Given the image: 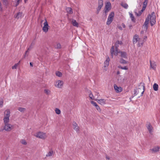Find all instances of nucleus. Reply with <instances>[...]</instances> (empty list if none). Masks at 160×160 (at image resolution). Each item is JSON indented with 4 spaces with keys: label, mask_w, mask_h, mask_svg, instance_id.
<instances>
[{
    "label": "nucleus",
    "mask_w": 160,
    "mask_h": 160,
    "mask_svg": "<svg viewBox=\"0 0 160 160\" xmlns=\"http://www.w3.org/2000/svg\"><path fill=\"white\" fill-rule=\"evenodd\" d=\"M10 113L9 109H6L4 113L3 120L4 126L3 129L7 132L10 131L13 128V126L9 123Z\"/></svg>",
    "instance_id": "obj_1"
},
{
    "label": "nucleus",
    "mask_w": 160,
    "mask_h": 160,
    "mask_svg": "<svg viewBox=\"0 0 160 160\" xmlns=\"http://www.w3.org/2000/svg\"><path fill=\"white\" fill-rule=\"evenodd\" d=\"M156 16L154 12H152L146 18L144 25L142 27L143 30L141 32L142 34H143L144 32H146L148 28V24L150 21V23L152 26L154 25L156 22Z\"/></svg>",
    "instance_id": "obj_2"
},
{
    "label": "nucleus",
    "mask_w": 160,
    "mask_h": 160,
    "mask_svg": "<svg viewBox=\"0 0 160 160\" xmlns=\"http://www.w3.org/2000/svg\"><path fill=\"white\" fill-rule=\"evenodd\" d=\"M145 86L143 83H141L139 86L138 88L134 90L135 95H137L139 92H141V96H142L144 91Z\"/></svg>",
    "instance_id": "obj_3"
},
{
    "label": "nucleus",
    "mask_w": 160,
    "mask_h": 160,
    "mask_svg": "<svg viewBox=\"0 0 160 160\" xmlns=\"http://www.w3.org/2000/svg\"><path fill=\"white\" fill-rule=\"evenodd\" d=\"M34 136L38 138L43 140L46 139L47 137V136L46 133L42 132H39L36 133Z\"/></svg>",
    "instance_id": "obj_4"
},
{
    "label": "nucleus",
    "mask_w": 160,
    "mask_h": 160,
    "mask_svg": "<svg viewBox=\"0 0 160 160\" xmlns=\"http://www.w3.org/2000/svg\"><path fill=\"white\" fill-rule=\"evenodd\" d=\"M120 51H118V48H115V49L114 46H112L110 50V53L112 58L113 57L114 55L115 56H117L118 53H120Z\"/></svg>",
    "instance_id": "obj_5"
},
{
    "label": "nucleus",
    "mask_w": 160,
    "mask_h": 160,
    "mask_svg": "<svg viewBox=\"0 0 160 160\" xmlns=\"http://www.w3.org/2000/svg\"><path fill=\"white\" fill-rule=\"evenodd\" d=\"M114 16V12H112L109 14L107 22V24L109 25L111 24L113 20V18Z\"/></svg>",
    "instance_id": "obj_6"
},
{
    "label": "nucleus",
    "mask_w": 160,
    "mask_h": 160,
    "mask_svg": "<svg viewBox=\"0 0 160 160\" xmlns=\"http://www.w3.org/2000/svg\"><path fill=\"white\" fill-rule=\"evenodd\" d=\"M63 83L64 82L62 81L58 80L55 82L54 86L57 88H61L63 87Z\"/></svg>",
    "instance_id": "obj_7"
},
{
    "label": "nucleus",
    "mask_w": 160,
    "mask_h": 160,
    "mask_svg": "<svg viewBox=\"0 0 160 160\" xmlns=\"http://www.w3.org/2000/svg\"><path fill=\"white\" fill-rule=\"evenodd\" d=\"M148 1V0H144V2L143 3L142 8V10H140L139 12L138 13H136V14H137V16H140L141 14L143 12V11L145 10V9L146 7Z\"/></svg>",
    "instance_id": "obj_8"
},
{
    "label": "nucleus",
    "mask_w": 160,
    "mask_h": 160,
    "mask_svg": "<svg viewBox=\"0 0 160 160\" xmlns=\"http://www.w3.org/2000/svg\"><path fill=\"white\" fill-rule=\"evenodd\" d=\"M72 126L74 129L77 133H79L80 131V128L78 124L75 122H73Z\"/></svg>",
    "instance_id": "obj_9"
},
{
    "label": "nucleus",
    "mask_w": 160,
    "mask_h": 160,
    "mask_svg": "<svg viewBox=\"0 0 160 160\" xmlns=\"http://www.w3.org/2000/svg\"><path fill=\"white\" fill-rule=\"evenodd\" d=\"M43 24L44 26L42 28V30L44 32H47L48 30V25L46 20L44 23Z\"/></svg>",
    "instance_id": "obj_10"
},
{
    "label": "nucleus",
    "mask_w": 160,
    "mask_h": 160,
    "mask_svg": "<svg viewBox=\"0 0 160 160\" xmlns=\"http://www.w3.org/2000/svg\"><path fill=\"white\" fill-rule=\"evenodd\" d=\"M95 100L99 104L102 105H103L106 104V100L104 99H96Z\"/></svg>",
    "instance_id": "obj_11"
},
{
    "label": "nucleus",
    "mask_w": 160,
    "mask_h": 160,
    "mask_svg": "<svg viewBox=\"0 0 160 160\" xmlns=\"http://www.w3.org/2000/svg\"><path fill=\"white\" fill-rule=\"evenodd\" d=\"M111 3L109 2H108L105 5V12L107 13L111 9Z\"/></svg>",
    "instance_id": "obj_12"
},
{
    "label": "nucleus",
    "mask_w": 160,
    "mask_h": 160,
    "mask_svg": "<svg viewBox=\"0 0 160 160\" xmlns=\"http://www.w3.org/2000/svg\"><path fill=\"white\" fill-rule=\"evenodd\" d=\"M114 88L115 91L117 93L120 92L122 90V88L121 87L118 86L115 84L114 85Z\"/></svg>",
    "instance_id": "obj_13"
},
{
    "label": "nucleus",
    "mask_w": 160,
    "mask_h": 160,
    "mask_svg": "<svg viewBox=\"0 0 160 160\" xmlns=\"http://www.w3.org/2000/svg\"><path fill=\"white\" fill-rule=\"evenodd\" d=\"M110 61V59L108 57H106V59L104 63V66L105 68L107 67L109 65V62Z\"/></svg>",
    "instance_id": "obj_14"
},
{
    "label": "nucleus",
    "mask_w": 160,
    "mask_h": 160,
    "mask_svg": "<svg viewBox=\"0 0 160 160\" xmlns=\"http://www.w3.org/2000/svg\"><path fill=\"white\" fill-rule=\"evenodd\" d=\"M146 127L149 133H152L153 132V128L151 124L149 123H148L147 124Z\"/></svg>",
    "instance_id": "obj_15"
},
{
    "label": "nucleus",
    "mask_w": 160,
    "mask_h": 160,
    "mask_svg": "<svg viewBox=\"0 0 160 160\" xmlns=\"http://www.w3.org/2000/svg\"><path fill=\"white\" fill-rule=\"evenodd\" d=\"M158 146H155L150 149L152 153H155L158 151L159 149Z\"/></svg>",
    "instance_id": "obj_16"
},
{
    "label": "nucleus",
    "mask_w": 160,
    "mask_h": 160,
    "mask_svg": "<svg viewBox=\"0 0 160 160\" xmlns=\"http://www.w3.org/2000/svg\"><path fill=\"white\" fill-rule=\"evenodd\" d=\"M70 21L73 26L77 27H78V23L76 22V20L71 19L70 20Z\"/></svg>",
    "instance_id": "obj_17"
},
{
    "label": "nucleus",
    "mask_w": 160,
    "mask_h": 160,
    "mask_svg": "<svg viewBox=\"0 0 160 160\" xmlns=\"http://www.w3.org/2000/svg\"><path fill=\"white\" fill-rule=\"evenodd\" d=\"M140 38H139V36L138 35H135L133 38V42L134 44L138 42V41Z\"/></svg>",
    "instance_id": "obj_18"
},
{
    "label": "nucleus",
    "mask_w": 160,
    "mask_h": 160,
    "mask_svg": "<svg viewBox=\"0 0 160 160\" xmlns=\"http://www.w3.org/2000/svg\"><path fill=\"white\" fill-rule=\"evenodd\" d=\"M150 64L151 68L153 70H155L156 67V64L155 62H154L150 61Z\"/></svg>",
    "instance_id": "obj_19"
},
{
    "label": "nucleus",
    "mask_w": 160,
    "mask_h": 160,
    "mask_svg": "<svg viewBox=\"0 0 160 160\" xmlns=\"http://www.w3.org/2000/svg\"><path fill=\"white\" fill-rule=\"evenodd\" d=\"M23 17L22 13L21 12H18L16 15H15L14 17L15 18L18 19Z\"/></svg>",
    "instance_id": "obj_20"
},
{
    "label": "nucleus",
    "mask_w": 160,
    "mask_h": 160,
    "mask_svg": "<svg viewBox=\"0 0 160 160\" xmlns=\"http://www.w3.org/2000/svg\"><path fill=\"white\" fill-rule=\"evenodd\" d=\"M144 42V40H142L140 38H139L138 42V46L139 47H142Z\"/></svg>",
    "instance_id": "obj_21"
},
{
    "label": "nucleus",
    "mask_w": 160,
    "mask_h": 160,
    "mask_svg": "<svg viewBox=\"0 0 160 160\" xmlns=\"http://www.w3.org/2000/svg\"><path fill=\"white\" fill-rule=\"evenodd\" d=\"M66 10L68 14H71L73 13L72 9L71 8H66Z\"/></svg>",
    "instance_id": "obj_22"
},
{
    "label": "nucleus",
    "mask_w": 160,
    "mask_h": 160,
    "mask_svg": "<svg viewBox=\"0 0 160 160\" xmlns=\"http://www.w3.org/2000/svg\"><path fill=\"white\" fill-rule=\"evenodd\" d=\"M120 53L121 54V56L122 58H127V54L125 52H120Z\"/></svg>",
    "instance_id": "obj_23"
},
{
    "label": "nucleus",
    "mask_w": 160,
    "mask_h": 160,
    "mask_svg": "<svg viewBox=\"0 0 160 160\" xmlns=\"http://www.w3.org/2000/svg\"><path fill=\"white\" fill-rule=\"evenodd\" d=\"M54 154L53 152L52 151H50L46 155L47 157H50L53 156Z\"/></svg>",
    "instance_id": "obj_24"
},
{
    "label": "nucleus",
    "mask_w": 160,
    "mask_h": 160,
    "mask_svg": "<svg viewBox=\"0 0 160 160\" xmlns=\"http://www.w3.org/2000/svg\"><path fill=\"white\" fill-rule=\"evenodd\" d=\"M154 90L155 91H157L158 90V85L157 83H154L153 86Z\"/></svg>",
    "instance_id": "obj_25"
},
{
    "label": "nucleus",
    "mask_w": 160,
    "mask_h": 160,
    "mask_svg": "<svg viewBox=\"0 0 160 160\" xmlns=\"http://www.w3.org/2000/svg\"><path fill=\"white\" fill-rule=\"evenodd\" d=\"M118 28L120 30H122L123 28H125L126 27L125 25L122 23L121 25H118Z\"/></svg>",
    "instance_id": "obj_26"
},
{
    "label": "nucleus",
    "mask_w": 160,
    "mask_h": 160,
    "mask_svg": "<svg viewBox=\"0 0 160 160\" xmlns=\"http://www.w3.org/2000/svg\"><path fill=\"white\" fill-rule=\"evenodd\" d=\"M119 62L120 63L122 64H126L128 63V62L123 59H121L120 60Z\"/></svg>",
    "instance_id": "obj_27"
},
{
    "label": "nucleus",
    "mask_w": 160,
    "mask_h": 160,
    "mask_svg": "<svg viewBox=\"0 0 160 160\" xmlns=\"http://www.w3.org/2000/svg\"><path fill=\"white\" fill-rule=\"evenodd\" d=\"M121 6L127 9L128 7V5L126 3H122L121 4Z\"/></svg>",
    "instance_id": "obj_28"
},
{
    "label": "nucleus",
    "mask_w": 160,
    "mask_h": 160,
    "mask_svg": "<svg viewBox=\"0 0 160 160\" xmlns=\"http://www.w3.org/2000/svg\"><path fill=\"white\" fill-rule=\"evenodd\" d=\"M118 68L123 70H127L128 69L127 67L126 66L122 67L120 65L118 66Z\"/></svg>",
    "instance_id": "obj_29"
},
{
    "label": "nucleus",
    "mask_w": 160,
    "mask_h": 160,
    "mask_svg": "<svg viewBox=\"0 0 160 160\" xmlns=\"http://www.w3.org/2000/svg\"><path fill=\"white\" fill-rule=\"evenodd\" d=\"M89 98L90 99H91L92 100H95L94 99V96H93V95L91 92H90V94H89Z\"/></svg>",
    "instance_id": "obj_30"
},
{
    "label": "nucleus",
    "mask_w": 160,
    "mask_h": 160,
    "mask_svg": "<svg viewBox=\"0 0 160 160\" xmlns=\"http://www.w3.org/2000/svg\"><path fill=\"white\" fill-rule=\"evenodd\" d=\"M20 62V61H19L18 63H16L12 67V69H15L17 68L18 66L19 65V63Z\"/></svg>",
    "instance_id": "obj_31"
},
{
    "label": "nucleus",
    "mask_w": 160,
    "mask_h": 160,
    "mask_svg": "<svg viewBox=\"0 0 160 160\" xmlns=\"http://www.w3.org/2000/svg\"><path fill=\"white\" fill-rule=\"evenodd\" d=\"M129 14H130V17L131 19L132 20L133 22H135V20L134 18V17L133 16V14L131 13H130Z\"/></svg>",
    "instance_id": "obj_32"
},
{
    "label": "nucleus",
    "mask_w": 160,
    "mask_h": 160,
    "mask_svg": "<svg viewBox=\"0 0 160 160\" xmlns=\"http://www.w3.org/2000/svg\"><path fill=\"white\" fill-rule=\"evenodd\" d=\"M55 112L57 114H59L61 113L60 110L58 108H56L55 109Z\"/></svg>",
    "instance_id": "obj_33"
},
{
    "label": "nucleus",
    "mask_w": 160,
    "mask_h": 160,
    "mask_svg": "<svg viewBox=\"0 0 160 160\" xmlns=\"http://www.w3.org/2000/svg\"><path fill=\"white\" fill-rule=\"evenodd\" d=\"M56 75L58 77H61L62 76V73L59 71L56 72Z\"/></svg>",
    "instance_id": "obj_34"
},
{
    "label": "nucleus",
    "mask_w": 160,
    "mask_h": 160,
    "mask_svg": "<svg viewBox=\"0 0 160 160\" xmlns=\"http://www.w3.org/2000/svg\"><path fill=\"white\" fill-rule=\"evenodd\" d=\"M18 110L19 111L21 112H23L25 111V109L24 108L19 107L18 108Z\"/></svg>",
    "instance_id": "obj_35"
},
{
    "label": "nucleus",
    "mask_w": 160,
    "mask_h": 160,
    "mask_svg": "<svg viewBox=\"0 0 160 160\" xmlns=\"http://www.w3.org/2000/svg\"><path fill=\"white\" fill-rule=\"evenodd\" d=\"M3 103V100L1 99L0 100V107H2Z\"/></svg>",
    "instance_id": "obj_36"
},
{
    "label": "nucleus",
    "mask_w": 160,
    "mask_h": 160,
    "mask_svg": "<svg viewBox=\"0 0 160 160\" xmlns=\"http://www.w3.org/2000/svg\"><path fill=\"white\" fill-rule=\"evenodd\" d=\"M119 44V41H117L115 43V48H118V45Z\"/></svg>",
    "instance_id": "obj_37"
},
{
    "label": "nucleus",
    "mask_w": 160,
    "mask_h": 160,
    "mask_svg": "<svg viewBox=\"0 0 160 160\" xmlns=\"http://www.w3.org/2000/svg\"><path fill=\"white\" fill-rule=\"evenodd\" d=\"M44 92L47 95H49L50 93V91L49 90L46 89L44 90Z\"/></svg>",
    "instance_id": "obj_38"
},
{
    "label": "nucleus",
    "mask_w": 160,
    "mask_h": 160,
    "mask_svg": "<svg viewBox=\"0 0 160 160\" xmlns=\"http://www.w3.org/2000/svg\"><path fill=\"white\" fill-rule=\"evenodd\" d=\"M91 103L95 107H96V106H97L98 105V104H97V103L93 101H91Z\"/></svg>",
    "instance_id": "obj_39"
},
{
    "label": "nucleus",
    "mask_w": 160,
    "mask_h": 160,
    "mask_svg": "<svg viewBox=\"0 0 160 160\" xmlns=\"http://www.w3.org/2000/svg\"><path fill=\"white\" fill-rule=\"evenodd\" d=\"M96 109L99 112H101V109L100 108V107L98 105L96 107H95Z\"/></svg>",
    "instance_id": "obj_40"
},
{
    "label": "nucleus",
    "mask_w": 160,
    "mask_h": 160,
    "mask_svg": "<svg viewBox=\"0 0 160 160\" xmlns=\"http://www.w3.org/2000/svg\"><path fill=\"white\" fill-rule=\"evenodd\" d=\"M21 143L23 145H26L27 144V142L25 140L23 139L21 140Z\"/></svg>",
    "instance_id": "obj_41"
},
{
    "label": "nucleus",
    "mask_w": 160,
    "mask_h": 160,
    "mask_svg": "<svg viewBox=\"0 0 160 160\" xmlns=\"http://www.w3.org/2000/svg\"><path fill=\"white\" fill-rule=\"evenodd\" d=\"M125 80V77L123 78L122 80H120L119 78L118 79V81L120 82H123Z\"/></svg>",
    "instance_id": "obj_42"
},
{
    "label": "nucleus",
    "mask_w": 160,
    "mask_h": 160,
    "mask_svg": "<svg viewBox=\"0 0 160 160\" xmlns=\"http://www.w3.org/2000/svg\"><path fill=\"white\" fill-rule=\"evenodd\" d=\"M98 4L103 5V0H98Z\"/></svg>",
    "instance_id": "obj_43"
},
{
    "label": "nucleus",
    "mask_w": 160,
    "mask_h": 160,
    "mask_svg": "<svg viewBox=\"0 0 160 160\" xmlns=\"http://www.w3.org/2000/svg\"><path fill=\"white\" fill-rule=\"evenodd\" d=\"M56 48H61V46L60 44L58 43L57 44Z\"/></svg>",
    "instance_id": "obj_44"
},
{
    "label": "nucleus",
    "mask_w": 160,
    "mask_h": 160,
    "mask_svg": "<svg viewBox=\"0 0 160 160\" xmlns=\"http://www.w3.org/2000/svg\"><path fill=\"white\" fill-rule=\"evenodd\" d=\"M21 0H16V4L15 5L16 6H17L19 4L20 1Z\"/></svg>",
    "instance_id": "obj_45"
},
{
    "label": "nucleus",
    "mask_w": 160,
    "mask_h": 160,
    "mask_svg": "<svg viewBox=\"0 0 160 160\" xmlns=\"http://www.w3.org/2000/svg\"><path fill=\"white\" fill-rule=\"evenodd\" d=\"M28 52V51H26L25 53L24 56V58H25L26 57L28 56V54H27V53Z\"/></svg>",
    "instance_id": "obj_46"
},
{
    "label": "nucleus",
    "mask_w": 160,
    "mask_h": 160,
    "mask_svg": "<svg viewBox=\"0 0 160 160\" xmlns=\"http://www.w3.org/2000/svg\"><path fill=\"white\" fill-rule=\"evenodd\" d=\"M147 39V37L146 36H145L143 37V39L144 40V42H145V41L146 40V39Z\"/></svg>",
    "instance_id": "obj_47"
},
{
    "label": "nucleus",
    "mask_w": 160,
    "mask_h": 160,
    "mask_svg": "<svg viewBox=\"0 0 160 160\" xmlns=\"http://www.w3.org/2000/svg\"><path fill=\"white\" fill-rule=\"evenodd\" d=\"M3 11V8H2V6H1V5L0 6V11Z\"/></svg>",
    "instance_id": "obj_48"
},
{
    "label": "nucleus",
    "mask_w": 160,
    "mask_h": 160,
    "mask_svg": "<svg viewBox=\"0 0 160 160\" xmlns=\"http://www.w3.org/2000/svg\"><path fill=\"white\" fill-rule=\"evenodd\" d=\"M103 5H100V4H98V7L101 9V8H102V7Z\"/></svg>",
    "instance_id": "obj_49"
},
{
    "label": "nucleus",
    "mask_w": 160,
    "mask_h": 160,
    "mask_svg": "<svg viewBox=\"0 0 160 160\" xmlns=\"http://www.w3.org/2000/svg\"><path fill=\"white\" fill-rule=\"evenodd\" d=\"M101 9L98 7L97 8V13H98L100 11Z\"/></svg>",
    "instance_id": "obj_50"
},
{
    "label": "nucleus",
    "mask_w": 160,
    "mask_h": 160,
    "mask_svg": "<svg viewBox=\"0 0 160 160\" xmlns=\"http://www.w3.org/2000/svg\"><path fill=\"white\" fill-rule=\"evenodd\" d=\"M31 49V47H30L29 48H28V50L27 51H28V52H29V51L30 50V49Z\"/></svg>",
    "instance_id": "obj_51"
},
{
    "label": "nucleus",
    "mask_w": 160,
    "mask_h": 160,
    "mask_svg": "<svg viewBox=\"0 0 160 160\" xmlns=\"http://www.w3.org/2000/svg\"><path fill=\"white\" fill-rule=\"evenodd\" d=\"M3 1L4 4H7V0H3Z\"/></svg>",
    "instance_id": "obj_52"
},
{
    "label": "nucleus",
    "mask_w": 160,
    "mask_h": 160,
    "mask_svg": "<svg viewBox=\"0 0 160 160\" xmlns=\"http://www.w3.org/2000/svg\"><path fill=\"white\" fill-rule=\"evenodd\" d=\"M117 74H118V75H119V74H120V72H119V71H117Z\"/></svg>",
    "instance_id": "obj_53"
},
{
    "label": "nucleus",
    "mask_w": 160,
    "mask_h": 160,
    "mask_svg": "<svg viewBox=\"0 0 160 160\" xmlns=\"http://www.w3.org/2000/svg\"><path fill=\"white\" fill-rule=\"evenodd\" d=\"M122 42L121 41H119V44H122Z\"/></svg>",
    "instance_id": "obj_54"
},
{
    "label": "nucleus",
    "mask_w": 160,
    "mask_h": 160,
    "mask_svg": "<svg viewBox=\"0 0 160 160\" xmlns=\"http://www.w3.org/2000/svg\"><path fill=\"white\" fill-rule=\"evenodd\" d=\"M30 65L31 66V67H32L33 66V65H32V62H30Z\"/></svg>",
    "instance_id": "obj_55"
},
{
    "label": "nucleus",
    "mask_w": 160,
    "mask_h": 160,
    "mask_svg": "<svg viewBox=\"0 0 160 160\" xmlns=\"http://www.w3.org/2000/svg\"><path fill=\"white\" fill-rule=\"evenodd\" d=\"M106 158H107V159H109V157H106Z\"/></svg>",
    "instance_id": "obj_56"
},
{
    "label": "nucleus",
    "mask_w": 160,
    "mask_h": 160,
    "mask_svg": "<svg viewBox=\"0 0 160 160\" xmlns=\"http://www.w3.org/2000/svg\"><path fill=\"white\" fill-rule=\"evenodd\" d=\"M27 0H24V2H26V1H27Z\"/></svg>",
    "instance_id": "obj_57"
},
{
    "label": "nucleus",
    "mask_w": 160,
    "mask_h": 160,
    "mask_svg": "<svg viewBox=\"0 0 160 160\" xmlns=\"http://www.w3.org/2000/svg\"><path fill=\"white\" fill-rule=\"evenodd\" d=\"M105 70L106 71V70H107V68H105Z\"/></svg>",
    "instance_id": "obj_58"
},
{
    "label": "nucleus",
    "mask_w": 160,
    "mask_h": 160,
    "mask_svg": "<svg viewBox=\"0 0 160 160\" xmlns=\"http://www.w3.org/2000/svg\"><path fill=\"white\" fill-rule=\"evenodd\" d=\"M119 77H121V76H119Z\"/></svg>",
    "instance_id": "obj_59"
},
{
    "label": "nucleus",
    "mask_w": 160,
    "mask_h": 160,
    "mask_svg": "<svg viewBox=\"0 0 160 160\" xmlns=\"http://www.w3.org/2000/svg\"><path fill=\"white\" fill-rule=\"evenodd\" d=\"M112 1H113L114 0H112Z\"/></svg>",
    "instance_id": "obj_60"
}]
</instances>
